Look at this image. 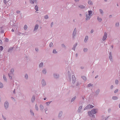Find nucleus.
<instances>
[{
  "mask_svg": "<svg viewBox=\"0 0 120 120\" xmlns=\"http://www.w3.org/2000/svg\"><path fill=\"white\" fill-rule=\"evenodd\" d=\"M88 13V14L87 12L85 14L86 17L85 20L86 21L89 20L92 15V11H89Z\"/></svg>",
  "mask_w": 120,
  "mask_h": 120,
  "instance_id": "nucleus-1",
  "label": "nucleus"
},
{
  "mask_svg": "<svg viewBox=\"0 0 120 120\" xmlns=\"http://www.w3.org/2000/svg\"><path fill=\"white\" fill-rule=\"evenodd\" d=\"M77 30L76 28H75L73 30L72 33V38L74 39L76 36V34Z\"/></svg>",
  "mask_w": 120,
  "mask_h": 120,
  "instance_id": "nucleus-2",
  "label": "nucleus"
},
{
  "mask_svg": "<svg viewBox=\"0 0 120 120\" xmlns=\"http://www.w3.org/2000/svg\"><path fill=\"white\" fill-rule=\"evenodd\" d=\"M97 109H94L92 110L91 111H89L88 112V113L90 115V113L92 112L93 114L96 113L97 111Z\"/></svg>",
  "mask_w": 120,
  "mask_h": 120,
  "instance_id": "nucleus-3",
  "label": "nucleus"
},
{
  "mask_svg": "<svg viewBox=\"0 0 120 120\" xmlns=\"http://www.w3.org/2000/svg\"><path fill=\"white\" fill-rule=\"evenodd\" d=\"M107 37V33L105 32L104 33V34L103 36L102 40L103 41H105Z\"/></svg>",
  "mask_w": 120,
  "mask_h": 120,
  "instance_id": "nucleus-4",
  "label": "nucleus"
},
{
  "mask_svg": "<svg viewBox=\"0 0 120 120\" xmlns=\"http://www.w3.org/2000/svg\"><path fill=\"white\" fill-rule=\"evenodd\" d=\"M94 106L92 105H89L87 106L84 109V110L87 109H90L92 108Z\"/></svg>",
  "mask_w": 120,
  "mask_h": 120,
  "instance_id": "nucleus-5",
  "label": "nucleus"
},
{
  "mask_svg": "<svg viewBox=\"0 0 120 120\" xmlns=\"http://www.w3.org/2000/svg\"><path fill=\"white\" fill-rule=\"evenodd\" d=\"M4 106L6 109H7L8 107L9 104L8 102L7 101L5 102L4 103Z\"/></svg>",
  "mask_w": 120,
  "mask_h": 120,
  "instance_id": "nucleus-6",
  "label": "nucleus"
},
{
  "mask_svg": "<svg viewBox=\"0 0 120 120\" xmlns=\"http://www.w3.org/2000/svg\"><path fill=\"white\" fill-rule=\"evenodd\" d=\"M72 82L73 84L75 83L76 81V79L74 75H73L72 76Z\"/></svg>",
  "mask_w": 120,
  "mask_h": 120,
  "instance_id": "nucleus-7",
  "label": "nucleus"
},
{
  "mask_svg": "<svg viewBox=\"0 0 120 120\" xmlns=\"http://www.w3.org/2000/svg\"><path fill=\"white\" fill-rule=\"evenodd\" d=\"M38 24H36L35 26L34 30V31H35L37 30L38 27Z\"/></svg>",
  "mask_w": 120,
  "mask_h": 120,
  "instance_id": "nucleus-8",
  "label": "nucleus"
},
{
  "mask_svg": "<svg viewBox=\"0 0 120 120\" xmlns=\"http://www.w3.org/2000/svg\"><path fill=\"white\" fill-rule=\"evenodd\" d=\"M109 59H110V60L112 62L113 61V59H112V56L111 52H110L109 53Z\"/></svg>",
  "mask_w": 120,
  "mask_h": 120,
  "instance_id": "nucleus-9",
  "label": "nucleus"
},
{
  "mask_svg": "<svg viewBox=\"0 0 120 120\" xmlns=\"http://www.w3.org/2000/svg\"><path fill=\"white\" fill-rule=\"evenodd\" d=\"M41 84L43 86H45L46 85V83L45 82L43 79H42L41 80Z\"/></svg>",
  "mask_w": 120,
  "mask_h": 120,
  "instance_id": "nucleus-10",
  "label": "nucleus"
},
{
  "mask_svg": "<svg viewBox=\"0 0 120 120\" xmlns=\"http://www.w3.org/2000/svg\"><path fill=\"white\" fill-rule=\"evenodd\" d=\"M66 71H67L68 75H71V73L70 71H71V69L70 68H68L67 69Z\"/></svg>",
  "mask_w": 120,
  "mask_h": 120,
  "instance_id": "nucleus-11",
  "label": "nucleus"
},
{
  "mask_svg": "<svg viewBox=\"0 0 120 120\" xmlns=\"http://www.w3.org/2000/svg\"><path fill=\"white\" fill-rule=\"evenodd\" d=\"M53 75L54 78L55 79H57L59 77V75L58 74L55 73Z\"/></svg>",
  "mask_w": 120,
  "mask_h": 120,
  "instance_id": "nucleus-12",
  "label": "nucleus"
},
{
  "mask_svg": "<svg viewBox=\"0 0 120 120\" xmlns=\"http://www.w3.org/2000/svg\"><path fill=\"white\" fill-rule=\"evenodd\" d=\"M29 1L30 3L31 4H34L37 2V0H29Z\"/></svg>",
  "mask_w": 120,
  "mask_h": 120,
  "instance_id": "nucleus-13",
  "label": "nucleus"
},
{
  "mask_svg": "<svg viewBox=\"0 0 120 120\" xmlns=\"http://www.w3.org/2000/svg\"><path fill=\"white\" fill-rule=\"evenodd\" d=\"M43 62L39 64V68H42L43 67Z\"/></svg>",
  "mask_w": 120,
  "mask_h": 120,
  "instance_id": "nucleus-14",
  "label": "nucleus"
},
{
  "mask_svg": "<svg viewBox=\"0 0 120 120\" xmlns=\"http://www.w3.org/2000/svg\"><path fill=\"white\" fill-rule=\"evenodd\" d=\"M88 37L87 36H86L85 37V39H84V41L85 42H86L88 40Z\"/></svg>",
  "mask_w": 120,
  "mask_h": 120,
  "instance_id": "nucleus-15",
  "label": "nucleus"
},
{
  "mask_svg": "<svg viewBox=\"0 0 120 120\" xmlns=\"http://www.w3.org/2000/svg\"><path fill=\"white\" fill-rule=\"evenodd\" d=\"M47 72L46 70V69L45 68H43L42 70V72L44 74H45Z\"/></svg>",
  "mask_w": 120,
  "mask_h": 120,
  "instance_id": "nucleus-16",
  "label": "nucleus"
},
{
  "mask_svg": "<svg viewBox=\"0 0 120 120\" xmlns=\"http://www.w3.org/2000/svg\"><path fill=\"white\" fill-rule=\"evenodd\" d=\"M88 113V114L89 116L90 117H92L93 118L95 117L94 115L93 114V113H92V112L90 113V114H89V113Z\"/></svg>",
  "mask_w": 120,
  "mask_h": 120,
  "instance_id": "nucleus-17",
  "label": "nucleus"
},
{
  "mask_svg": "<svg viewBox=\"0 0 120 120\" xmlns=\"http://www.w3.org/2000/svg\"><path fill=\"white\" fill-rule=\"evenodd\" d=\"M98 21L99 22H101L102 21V19L101 18L98 16L97 18Z\"/></svg>",
  "mask_w": 120,
  "mask_h": 120,
  "instance_id": "nucleus-18",
  "label": "nucleus"
},
{
  "mask_svg": "<svg viewBox=\"0 0 120 120\" xmlns=\"http://www.w3.org/2000/svg\"><path fill=\"white\" fill-rule=\"evenodd\" d=\"M79 7L81 9H83L85 8V7L83 5H80L79 6Z\"/></svg>",
  "mask_w": 120,
  "mask_h": 120,
  "instance_id": "nucleus-19",
  "label": "nucleus"
},
{
  "mask_svg": "<svg viewBox=\"0 0 120 120\" xmlns=\"http://www.w3.org/2000/svg\"><path fill=\"white\" fill-rule=\"evenodd\" d=\"M40 110L41 111L43 110L44 109V107L43 106L41 105H40Z\"/></svg>",
  "mask_w": 120,
  "mask_h": 120,
  "instance_id": "nucleus-20",
  "label": "nucleus"
},
{
  "mask_svg": "<svg viewBox=\"0 0 120 120\" xmlns=\"http://www.w3.org/2000/svg\"><path fill=\"white\" fill-rule=\"evenodd\" d=\"M88 4L90 5H93V3L90 0H89L88 1Z\"/></svg>",
  "mask_w": 120,
  "mask_h": 120,
  "instance_id": "nucleus-21",
  "label": "nucleus"
},
{
  "mask_svg": "<svg viewBox=\"0 0 120 120\" xmlns=\"http://www.w3.org/2000/svg\"><path fill=\"white\" fill-rule=\"evenodd\" d=\"M13 47H10L8 50V52H10V51H11L13 50Z\"/></svg>",
  "mask_w": 120,
  "mask_h": 120,
  "instance_id": "nucleus-22",
  "label": "nucleus"
},
{
  "mask_svg": "<svg viewBox=\"0 0 120 120\" xmlns=\"http://www.w3.org/2000/svg\"><path fill=\"white\" fill-rule=\"evenodd\" d=\"M35 96H33L31 98V101L33 102L35 101Z\"/></svg>",
  "mask_w": 120,
  "mask_h": 120,
  "instance_id": "nucleus-23",
  "label": "nucleus"
},
{
  "mask_svg": "<svg viewBox=\"0 0 120 120\" xmlns=\"http://www.w3.org/2000/svg\"><path fill=\"white\" fill-rule=\"evenodd\" d=\"M82 109V106H80L78 109V112H81V111Z\"/></svg>",
  "mask_w": 120,
  "mask_h": 120,
  "instance_id": "nucleus-24",
  "label": "nucleus"
},
{
  "mask_svg": "<svg viewBox=\"0 0 120 120\" xmlns=\"http://www.w3.org/2000/svg\"><path fill=\"white\" fill-rule=\"evenodd\" d=\"M119 22H117L115 24V26L116 27H118L119 26Z\"/></svg>",
  "mask_w": 120,
  "mask_h": 120,
  "instance_id": "nucleus-25",
  "label": "nucleus"
},
{
  "mask_svg": "<svg viewBox=\"0 0 120 120\" xmlns=\"http://www.w3.org/2000/svg\"><path fill=\"white\" fill-rule=\"evenodd\" d=\"M14 70L13 68L11 69L10 71V72L11 74H13L14 72Z\"/></svg>",
  "mask_w": 120,
  "mask_h": 120,
  "instance_id": "nucleus-26",
  "label": "nucleus"
},
{
  "mask_svg": "<svg viewBox=\"0 0 120 120\" xmlns=\"http://www.w3.org/2000/svg\"><path fill=\"white\" fill-rule=\"evenodd\" d=\"M35 109L37 111H38V105H37V104H35Z\"/></svg>",
  "mask_w": 120,
  "mask_h": 120,
  "instance_id": "nucleus-27",
  "label": "nucleus"
},
{
  "mask_svg": "<svg viewBox=\"0 0 120 120\" xmlns=\"http://www.w3.org/2000/svg\"><path fill=\"white\" fill-rule=\"evenodd\" d=\"M62 111H60L59 114L58 116L59 117H60L62 115Z\"/></svg>",
  "mask_w": 120,
  "mask_h": 120,
  "instance_id": "nucleus-28",
  "label": "nucleus"
},
{
  "mask_svg": "<svg viewBox=\"0 0 120 120\" xmlns=\"http://www.w3.org/2000/svg\"><path fill=\"white\" fill-rule=\"evenodd\" d=\"M99 10L100 14L102 15L103 13V12L102 10L101 9H100Z\"/></svg>",
  "mask_w": 120,
  "mask_h": 120,
  "instance_id": "nucleus-29",
  "label": "nucleus"
},
{
  "mask_svg": "<svg viewBox=\"0 0 120 120\" xmlns=\"http://www.w3.org/2000/svg\"><path fill=\"white\" fill-rule=\"evenodd\" d=\"M25 78L26 79H28V75L26 74H25L24 76Z\"/></svg>",
  "mask_w": 120,
  "mask_h": 120,
  "instance_id": "nucleus-30",
  "label": "nucleus"
},
{
  "mask_svg": "<svg viewBox=\"0 0 120 120\" xmlns=\"http://www.w3.org/2000/svg\"><path fill=\"white\" fill-rule=\"evenodd\" d=\"M38 7L37 5H36L35 6V10L36 11H38Z\"/></svg>",
  "mask_w": 120,
  "mask_h": 120,
  "instance_id": "nucleus-31",
  "label": "nucleus"
},
{
  "mask_svg": "<svg viewBox=\"0 0 120 120\" xmlns=\"http://www.w3.org/2000/svg\"><path fill=\"white\" fill-rule=\"evenodd\" d=\"M84 80L86 81V77L85 76H82L81 77Z\"/></svg>",
  "mask_w": 120,
  "mask_h": 120,
  "instance_id": "nucleus-32",
  "label": "nucleus"
},
{
  "mask_svg": "<svg viewBox=\"0 0 120 120\" xmlns=\"http://www.w3.org/2000/svg\"><path fill=\"white\" fill-rule=\"evenodd\" d=\"M30 112L31 113V114L32 116H34V113L33 112V111L32 110H30Z\"/></svg>",
  "mask_w": 120,
  "mask_h": 120,
  "instance_id": "nucleus-33",
  "label": "nucleus"
},
{
  "mask_svg": "<svg viewBox=\"0 0 120 120\" xmlns=\"http://www.w3.org/2000/svg\"><path fill=\"white\" fill-rule=\"evenodd\" d=\"M3 78L5 81L6 82H7V79L6 77L4 75H3Z\"/></svg>",
  "mask_w": 120,
  "mask_h": 120,
  "instance_id": "nucleus-34",
  "label": "nucleus"
},
{
  "mask_svg": "<svg viewBox=\"0 0 120 120\" xmlns=\"http://www.w3.org/2000/svg\"><path fill=\"white\" fill-rule=\"evenodd\" d=\"M112 99L114 100H116L118 99V98L116 96H113L112 97Z\"/></svg>",
  "mask_w": 120,
  "mask_h": 120,
  "instance_id": "nucleus-35",
  "label": "nucleus"
},
{
  "mask_svg": "<svg viewBox=\"0 0 120 120\" xmlns=\"http://www.w3.org/2000/svg\"><path fill=\"white\" fill-rule=\"evenodd\" d=\"M3 87V84L0 82V88H2Z\"/></svg>",
  "mask_w": 120,
  "mask_h": 120,
  "instance_id": "nucleus-36",
  "label": "nucleus"
},
{
  "mask_svg": "<svg viewBox=\"0 0 120 120\" xmlns=\"http://www.w3.org/2000/svg\"><path fill=\"white\" fill-rule=\"evenodd\" d=\"M24 30H26L27 28V25H25L24 26Z\"/></svg>",
  "mask_w": 120,
  "mask_h": 120,
  "instance_id": "nucleus-37",
  "label": "nucleus"
},
{
  "mask_svg": "<svg viewBox=\"0 0 120 120\" xmlns=\"http://www.w3.org/2000/svg\"><path fill=\"white\" fill-rule=\"evenodd\" d=\"M53 53L54 54H56L57 53V52L56 51L55 49H54L53 50Z\"/></svg>",
  "mask_w": 120,
  "mask_h": 120,
  "instance_id": "nucleus-38",
  "label": "nucleus"
},
{
  "mask_svg": "<svg viewBox=\"0 0 120 120\" xmlns=\"http://www.w3.org/2000/svg\"><path fill=\"white\" fill-rule=\"evenodd\" d=\"M51 102L52 101L47 102H46V104L48 106Z\"/></svg>",
  "mask_w": 120,
  "mask_h": 120,
  "instance_id": "nucleus-39",
  "label": "nucleus"
},
{
  "mask_svg": "<svg viewBox=\"0 0 120 120\" xmlns=\"http://www.w3.org/2000/svg\"><path fill=\"white\" fill-rule=\"evenodd\" d=\"M8 75L9 77L10 78V79H12V77L11 75V74H8Z\"/></svg>",
  "mask_w": 120,
  "mask_h": 120,
  "instance_id": "nucleus-40",
  "label": "nucleus"
},
{
  "mask_svg": "<svg viewBox=\"0 0 120 120\" xmlns=\"http://www.w3.org/2000/svg\"><path fill=\"white\" fill-rule=\"evenodd\" d=\"M18 34L19 35H23V34H22L21 32H18Z\"/></svg>",
  "mask_w": 120,
  "mask_h": 120,
  "instance_id": "nucleus-41",
  "label": "nucleus"
},
{
  "mask_svg": "<svg viewBox=\"0 0 120 120\" xmlns=\"http://www.w3.org/2000/svg\"><path fill=\"white\" fill-rule=\"evenodd\" d=\"M61 46L62 47L64 48H66V46L64 44H61Z\"/></svg>",
  "mask_w": 120,
  "mask_h": 120,
  "instance_id": "nucleus-42",
  "label": "nucleus"
},
{
  "mask_svg": "<svg viewBox=\"0 0 120 120\" xmlns=\"http://www.w3.org/2000/svg\"><path fill=\"white\" fill-rule=\"evenodd\" d=\"M44 18L45 19H47L48 18V15H46L44 16Z\"/></svg>",
  "mask_w": 120,
  "mask_h": 120,
  "instance_id": "nucleus-43",
  "label": "nucleus"
},
{
  "mask_svg": "<svg viewBox=\"0 0 120 120\" xmlns=\"http://www.w3.org/2000/svg\"><path fill=\"white\" fill-rule=\"evenodd\" d=\"M93 85L91 83H90L88 84L87 85V87H90L91 86H92Z\"/></svg>",
  "mask_w": 120,
  "mask_h": 120,
  "instance_id": "nucleus-44",
  "label": "nucleus"
},
{
  "mask_svg": "<svg viewBox=\"0 0 120 120\" xmlns=\"http://www.w3.org/2000/svg\"><path fill=\"white\" fill-rule=\"evenodd\" d=\"M53 44L52 42L50 43L49 44V46L50 47H51L52 46Z\"/></svg>",
  "mask_w": 120,
  "mask_h": 120,
  "instance_id": "nucleus-45",
  "label": "nucleus"
},
{
  "mask_svg": "<svg viewBox=\"0 0 120 120\" xmlns=\"http://www.w3.org/2000/svg\"><path fill=\"white\" fill-rule=\"evenodd\" d=\"M0 50L1 51H2L3 49V48L2 46H0Z\"/></svg>",
  "mask_w": 120,
  "mask_h": 120,
  "instance_id": "nucleus-46",
  "label": "nucleus"
},
{
  "mask_svg": "<svg viewBox=\"0 0 120 120\" xmlns=\"http://www.w3.org/2000/svg\"><path fill=\"white\" fill-rule=\"evenodd\" d=\"M83 51L85 52H86L87 51V48H84L83 49Z\"/></svg>",
  "mask_w": 120,
  "mask_h": 120,
  "instance_id": "nucleus-47",
  "label": "nucleus"
},
{
  "mask_svg": "<svg viewBox=\"0 0 120 120\" xmlns=\"http://www.w3.org/2000/svg\"><path fill=\"white\" fill-rule=\"evenodd\" d=\"M17 89H15L13 91V93L14 94H15L16 92L17 91Z\"/></svg>",
  "mask_w": 120,
  "mask_h": 120,
  "instance_id": "nucleus-48",
  "label": "nucleus"
},
{
  "mask_svg": "<svg viewBox=\"0 0 120 120\" xmlns=\"http://www.w3.org/2000/svg\"><path fill=\"white\" fill-rule=\"evenodd\" d=\"M75 97H73V98L71 100V102H72L73 101H74L75 100Z\"/></svg>",
  "mask_w": 120,
  "mask_h": 120,
  "instance_id": "nucleus-49",
  "label": "nucleus"
},
{
  "mask_svg": "<svg viewBox=\"0 0 120 120\" xmlns=\"http://www.w3.org/2000/svg\"><path fill=\"white\" fill-rule=\"evenodd\" d=\"M115 83L116 84H118V81L117 80H116L115 81Z\"/></svg>",
  "mask_w": 120,
  "mask_h": 120,
  "instance_id": "nucleus-50",
  "label": "nucleus"
},
{
  "mask_svg": "<svg viewBox=\"0 0 120 120\" xmlns=\"http://www.w3.org/2000/svg\"><path fill=\"white\" fill-rule=\"evenodd\" d=\"M118 89H116L115 90L114 92L115 93H117L118 91Z\"/></svg>",
  "mask_w": 120,
  "mask_h": 120,
  "instance_id": "nucleus-51",
  "label": "nucleus"
},
{
  "mask_svg": "<svg viewBox=\"0 0 120 120\" xmlns=\"http://www.w3.org/2000/svg\"><path fill=\"white\" fill-rule=\"evenodd\" d=\"M4 2L5 4H6L7 3L6 0H4Z\"/></svg>",
  "mask_w": 120,
  "mask_h": 120,
  "instance_id": "nucleus-52",
  "label": "nucleus"
},
{
  "mask_svg": "<svg viewBox=\"0 0 120 120\" xmlns=\"http://www.w3.org/2000/svg\"><path fill=\"white\" fill-rule=\"evenodd\" d=\"M79 0H74L76 2H78Z\"/></svg>",
  "mask_w": 120,
  "mask_h": 120,
  "instance_id": "nucleus-53",
  "label": "nucleus"
},
{
  "mask_svg": "<svg viewBox=\"0 0 120 120\" xmlns=\"http://www.w3.org/2000/svg\"><path fill=\"white\" fill-rule=\"evenodd\" d=\"M48 110V109L47 108H46L45 109V112L46 113V111H47Z\"/></svg>",
  "mask_w": 120,
  "mask_h": 120,
  "instance_id": "nucleus-54",
  "label": "nucleus"
},
{
  "mask_svg": "<svg viewBox=\"0 0 120 120\" xmlns=\"http://www.w3.org/2000/svg\"><path fill=\"white\" fill-rule=\"evenodd\" d=\"M113 87V85H112L110 87V88L111 89H112Z\"/></svg>",
  "mask_w": 120,
  "mask_h": 120,
  "instance_id": "nucleus-55",
  "label": "nucleus"
},
{
  "mask_svg": "<svg viewBox=\"0 0 120 120\" xmlns=\"http://www.w3.org/2000/svg\"><path fill=\"white\" fill-rule=\"evenodd\" d=\"M53 25V22H52L51 23V27Z\"/></svg>",
  "mask_w": 120,
  "mask_h": 120,
  "instance_id": "nucleus-56",
  "label": "nucleus"
},
{
  "mask_svg": "<svg viewBox=\"0 0 120 120\" xmlns=\"http://www.w3.org/2000/svg\"><path fill=\"white\" fill-rule=\"evenodd\" d=\"M75 47H73L72 48V49L74 50V51L75 50Z\"/></svg>",
  "mask_w": 120,
  "mask_h": 120,
  "instance_id": "nucleus-57",
  "label": "nucleus"
},
{
  "mask_svg": "<svg viewBox=\"0 0 120 120\" xmlns=\"http://www.w3.org/2000/svg\"><path fill=\"white\" fill-rule=\"evenodd\" d=\"M77 45V43H76L75 44V45H74L73 46L74 47H75V48L76 46Z\"/></svg>",
  "mask_w": 120,
  "mask_h": 120,
  "instance_id": "nucleus-58",
  "label": "nucleus"
},
{
  "mask_svg": "<svg viewBox=\"0 0 120 120\" xmlns=\"http://www.w3.org/2000/svg\"><path fill=\"white\" fill-rule=\"evenodd\" d=\"M5 41H6L8 42V39L7 38H6Z\"/></svg>",
  "mask_w": 120,
  "mask_h": 120,
  "instance_id": "nucleus-59",
  "label": "nucleus"
},
{
  "mask_svg": "<svg viewBox=\"0 0 120 120\" xmlns=\"http://www.w3.org/2000/svg\"><path fill=\"white\" fill-rule=\"evenodd\" d=\"M94 30H91L90 32L91 33H92L93 32Z\"/></svg>",
  "mask_w": 120,
  "mask_h": 120,
  "instance_id": "nucleus-60",
  "label": "nucleus"
},
{
  "mask_svg": "<svg viewBox=\"0 0 120 120\" xmlns=\"http://www.w3.org/2000/svg\"><path fill=\"white\" fill-rule=\"evenodd\" d=\"M80 68L82 69H84V67L83 66H81L80 67Z\"/></svg>",
  "mask_w": 120,
  "mask_h": 120,
  "instance_id": "nucleus-61",
  "label": "nucleus"
},
{
  "mask_svg": "<svg viewBox=\"0 0 120 120\" xmlns=\"http://www.w3.org/2000/svg\"><path fill=\"white\" fill-rule=\"evenodd\" d=\"M35 49L36 51H37L38 50V48H35Z\"/></svg>",
  "mask_w": 120,
  "mask_h": 120,
  "instance_id": "nucleus-62",
  "label": "nucleus"
},
{
  "mask_svg": "<svg viewBox=\"0 0 120 120\" xmlns=\"http://www.w3.org/2000/svg\"><path fill=\"white\" fill-rule=\"evenodd\" d=\"M2 43V41L0 39V43L1 44Z\"/></svg>",
  "mask_w": 120,
  "mask_h": 120,
  "instance_id": "nucleus-63",
  "label": "nucleus"
},
{
  "mask_svg": "<svg viewBox=\"0 0 120 120\" xmlns=\"http://www.w3.org/2000/svg\"><path fill=\"white\" fill-rule=\"evenodd\" d=\"M109 116L107 117V118H105V120H106L107 118Z\"/></svg>",
  "mask_w": 120,
  "mask_h": 120,
  "instance_id": "nucleus-64",
  "label": "nucleus"
}]
</instances>
